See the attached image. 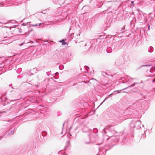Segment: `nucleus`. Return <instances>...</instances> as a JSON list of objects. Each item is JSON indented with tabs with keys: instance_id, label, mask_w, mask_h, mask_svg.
Wrapping results in <instances>:
<instances>
[{
	"instance_id": "nucleus-1",
	"label": "nucleus",
	"mask_w": 155,
	"mask_h": 155,
	"mask_svg": "<svg viewBox=\"0 0 155 155\" xmlns=\"http://www.w3.org/2000/svg\"><path fill=\"white\" fill-rule=\"evenodd\" d=\"M60 42H64V39L62 40L61 41H60Z\"/></svg>"
},
{
	"instance_id": "nucleus-2",
	"label": "nucleus",
	"mask_w": 155,
	"mask_h": 155,
	"mask_svg": "<svg viewBox=\"0 0 155 155\" xmlns=\"http://www.w3.org/2000/svg\"><path fill=\"white\" fill-rule=\"evenodd\" d=\"M67 44V43H66V42H64V43H63L62 44V45H65V44Z\"/></svg>"
},
{
	"instance_id": "nucleus-3",
	"label": "nucleus",
	"mask_w": 155,
	"mask_h": 155,
	"mask_svg": "<svg viewBox=\"0 0 155 155\" xmlns=\"http://www.w3.org/2000/svg\"><path fill=\"white\" fill-rule=\"evenodd\" d=\"M153 82H155V78L153 80Z\"/></svg>"
},
{
	"instance_id": "nucleus-4",
	"label": "nucleus",
	"mask_w": 155,
	"mask_h": 155,
	"mask_svg": "<svg viewBox=\"0 0 155 155\" xmlns=\"http://www.w3.org/2000/svg\"><path fill=\"white\" fill-rule=\"evenodd\" d=\"M131 2L132 4H133L134 3V2L133 1H132Z\"/></svg>"
},
{
	"instance_id": "nucleus-5",
	"label": "nucleus",
	"mask_w": 155,
	"mask_h": 155,
	"mask_svg": "<svg viewBox=\"0 0 155 155\" xmlns=\"http://www.w3.org/2000/svg\"><path fill=\"white\" fill-rule=\"evenodd\" d=\"M134 84H132V85H131V86H134Z\"/></svg>"
},
{
	"instance_id": "nucleus-6",
	"label": "nucleus",
	"mask_w": 155,
	"mask_h": 155,
	"mask_svg": "<svg viewBox=\"0 0 155 155\" xmlns=\"http://www.w3.org/2000/svg\"><path fill=\"white\" fill-rule=\"evenodd\" d=\"M149 27H150V26L149 25V27H148V28H149Z\"/></svg>"
}]
</instances>
